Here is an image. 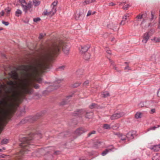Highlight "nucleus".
<instances>
[{"label":"nucleus","instance_id":"33","mask_svg":"<svg viewBox=\"0 0 160 160\" xmlns=\"http://www.w3.org/2000/svg\"><path fill=\"white\" fill-rule=\"evenodd\" d=\"M119 127V124L118 123H116L115 124L112 126L113 129L114 130L117 129Z\"/></svg>","mask_w":160,"mask_h":160},{"label":"nucleus","instance_id":"40","mask_svg":"<svg viewBox=\"0 0 160 160\" xmlns=\"http://www.w3.org/2000/svg\"><path fill=\"white\" fill-rule=\"evenodd\" d=\"M65 67H66L65 66V65H62V66L59 67L58 68V69L59 70H63L65 69Z\"/></svg>","mask_w":160,"mask_h":160},{"label":"nucleus","instance_id":"8","mask_svg":"<svg viewBox=\"0 0 160 160\" xmlns=\"http://www.w3.org/2000/svg\"><path fill=\"white\" fill-rule=\"evenodd\" d=\"M22 6L23 11L25 13H27L28 11L30 10L31 8H32V2H30L28 4H24Z\"/></svg>","mask_w":160,"mask_h":160},{"label":"nucleus","instance_id":"18","mask_svg":"<svg viewBox=\"0 0 160 160\" xmlns=\"http://www.w3.org/2000/svg\"><path fill=\"white\" fill-rule=\"evenodd\" d=\"M160 148V144L154 145L152 147L151 149L155 151H158Z\"/></svg>","mask_w":160,"mask_h":160},{"label":"nucleus","instance_id":"32","mask_svg":"<svg viewBox=\"0 0 160 160\" xmlns=\"http://www.w3.org/2000/svg\"><path fill=\"white\" fill-rule=\"evenodd\" d=\"M81 16L80 13H76L75 15V18L77 20H78L80 19V18Z\"/></svg>","mask_w":160,"mask_h":160},{"label":"nucleus","instance_id":"51","mask_svg":"<svg viewBox=\"0 0 160 160\" xmlns=\"http://www.w3.org/2000/svg\"><path fill=\"white\" fill-rule=\"evenodd\" d=\"M4 14V11L2 10L0 12V17H1L3 16Z\"/></svg>","mask_w":160,"mask_h":160},{"label":"nucleus","instance_id":"61","mask_svg":"<svg viewBox=\"0 0 160 160\" xmlns=\"http://www.w3.org/2000/svg\"><path fill=\"white\" fill-rule=\"evenodd\" d=\"M114 39V38H112V41H113Z\"/></svg>","mask_w":160,"mask_h":160},{"label":"nucleus","instance_id":"54","mask_svg":"<svg viewBox=\"0 0 160 160\" xmlns=\"http://www.w3.org/2000/svg\"><path fill=\"white\" fill-rule=\"evenodd\" d=\"M92 2V1H85L84 2L86 3V4H89Z\"/></svg>","mask_w":160,"mask_h":160},{"label":"nucleus","instance_id":"59","mask_svg":"<svg viewBox=\"0 0 160 160\" xmlns=\"http://www.w3.org/2000/svg\"><path fill=\"white\" fill-rule=\"evenodd\" d=\"M61 82V80H58V81H57V82H56V83H60Z\"/></svg>","mask_w":160,"mask_h":160},{"label":"nucleus","instance_id":"64","mask_svg":"<svg viewBox=\"0 0 160 160\" xmlns=\"http://www.w3.org/2000/svg\"><path fill=\"white\" fill-rule=\"evenodd\" d=\"M114 68H115V70H117V68L116 67H115Z\"/></svg>","mask_w":160,"mask_h":160},{"label":"nucleus","instance_id":"4","mask_svg":"<svg viewBox=\"0 0 160 160\" xmlns=\"http://www.w3.org/2000/svg\"><path fill=\"white\" fill-rule=\"evenodd\" d=\"M32 139L29 138H24L22 139V142L20 146L22 149L20 152L16 154L15 160H22V157L23 155L27 153V152L30 151L33 147V145L30 143Z\"/></svg>","mask_w":160,"mask_h":160},{"label":"nucleus","instance_id":"57","mask_svg":"<svg viewBox=\"0 0 160 160\" xmlns=\"http://www.w3.org/2000/svg\"><path fill=\"white\" fill-rule=\"evenodd\" d=\"M6 156V155H5V154H2V155H1V157H2V158H4L5 157V156Z\"/></svg>","mask_w":160,"mask_h":160},{"label":"nucleus","instance_id":"53","mask_svg":"<svg viewBox=\"0 0 160 160\" xmlns=\"http://www.w3.org/2000/svg\"><path fill=\"white\" fill-rule=\"evenodd\" d=\"M106 52L109 55H111V51L110 50H107L106 51Z\"/></svg>","mask_w":160,"mask_h":160},{"label":"nucleus","instance_id":"7","mask_svg":"<svg viewBox=\"0 0 160 160\" xmlns=\"http://www.w3.org/2000/svg\"><path fill=\"white\" fill-rule=\"evenodd\" d=\"M90 47V46L88 44L81 46L79 48L80 53L82 55L86 53Z\"/></svg>","mask_w":160,"mask_h":160},{"label":"nucleus","instance_id":"31","mask_svg":"<svg viewBox=\"0 0 160 160\" xmlns=\"http://www.w3.org/2000/svg\"><path fill=\"white\" fill-rule=\"evenodd\" d=\"M102 97L103 98H106L109 96V93L108 92H105L102 94Z\"/></svg>","mask_w":160,"mask_h":160},{"label":"nucleus","instance_id":"50","mask_svg":"<svg viewBox=\"0 0 160 160\" xmlns=\"http://www.w3.org/2000/svg\"><path fill=\"white\" fill-rule=\"evenodd\" d=\"M4 88V86L1 85L0 86V93H1L2 92V89Z\"/></svg>","mask_w":160,"mask_h":160},{"label":"nucleus","instance_id":"56","mask_svg":"<svg viewBox=\"0 0 160 160\" xmlns=\"http://www.w3.org/2000/svg\"><path fill=\"white\" fill-rule=\"evenodd\" d=\"M158 97H160V88L159 89L158 92Z\"/></svg>","mask_w":160,"mask_h":160},{"label":"nucleus","instance_id":"15","mask_svg":"<svg viewBox=\"0 0 160 160\" xmlns=\"http://www.w3.org/2000/svg\"><path fill=\"white\" fill-rule=\"evenodd\" d=\"M129 17V14H127L124 15L122 17V20L121 21L120 24L121 25H124L125 24L124 21H126L127 19V18Z\"/></svg>","mask_w":160,"mask_h":160},{"label":"nucleus","instance_id":"47","mask_svg":"<svg viewBox=\"0 0 160 160\" xmlns=\"http://www.w3.org/2000/svg\"><path fill=\"white\" fill-rule=\"evenodd\" d=\"M156 110L155 108L152 109L150 111V113L151 114H153L155 112Z\"/></svg>","mask_w":160,"mask_h":160},{"label":"nucleus","instance_id":"9","mask_svg":"<svg viewBox=\"0 0 160 160\" xmlns=\"http://www.w3.org/2000/svg\"><path fill=\"white\" fill-rule=\"evenodd\" d=\"M124 115V113L122 112L115 113L111 116L110 119L112 120L117 119L122 117Z\"/></svg>","mask_w":160,"mask_h":160},{"label":"nucleus","instance_id":"49","mask_svg":"<svg viewBox=\"0 0 160 160\" xmlns=\"http://www.w3.org/2000/svg\"><path fill=\"white\" fill-rule=\"evenodd\" d=\"M34 88L36 89H38L39 88V86L38 84H35V85H32Z\"/></svg>","mask_w":160,"mask_h":160},{"label":"nucleus","instance_id":"44","mask_svg":"<svg viewBox=\"0 0 160 160\" xmlns=\"http://www.w3.org/2000/svg\"><path fill=\"white\" fill-rule=\"evenodd\" d=\"M40 20V19L39 18H34L33 20V21L35 22L39 21Z\"/></svg>","mask_w":160,"mask_h":160},{"label":"nucleus","instance_id":"38","mask_svg":"<svg viewBox=\"0 0 160 160\" xmlns=\"http://www.w3.org/2000/svg\"><path fill=\"white\" fill-rule=\"evenodd\" d=\"M81 84V82H77L75 83H74L73 85V87L75 88H76L79 86L80 84Z\"/></svg>","mask_w":160,"mask_h":160},{"label":"nucleus","instance_id":"17","mask_svg":"<svg viewBox=\"0 0 160 160\" xmlns=\"http://www.w3.org/2000/svg\"><path fill=\"white\" fill-rule=\"evenodd\" d=\"M115 135H117L119 138H121V140H124L126 139V137L125 135H123L122 133H115Z\"/></svg>","mask_w":160,"mask_h":160},{"label":"nucleus","instance_id":"22","mask_svg":"<svg viewBox=\"0 0 160 160\" xmlns=\"http://www.w3.org/2000/svg\"><path fill=\"white\" fill-rule=\"evenodd\" d=\"M86 115H85V117L88 118H92V113L91 112H86Z\"/></svg>","mask_w":160,"mask_h":160},{"label":"nucleus","instance_id":"52","mask_svg":"<svg viewBox=\"0 0 160 160\" xmlns=\"http://www.w3.org/2000/svg\"><path fill=\"white\" fill-rule=\"evenodd\" d=\"M92 14V12H91V11L90 10H89L88 12V13L87 14V16H89L90 15H91Z\"/></svg>","mask_w":160,"mask_h":160},{"label":"nucleus","instance_id":"20","mask_svg":"<svg viewBox=\"0 0 160 160\" xmlns=\"http://www.w3.org/2000/svg\"><path fill=\"white\" fill-rule=\"evenodd\" d=\"M142 113L141 112H137L135 114V117L136 119L141 118L142 117Z\"/></svg>","mask_w":160,"mask_h":160},{"label":"nucleus","instance_id":"1","mask_svg":"<svg viewBox=\"0 0 160 160\" xmlns=\"http://www.w3.org/2000/svg\"><path fill=\"white\" fill-rule=\"evenodd\" d=\"M32 66H37V63L35 62V64L33 65H21L17 66L16 68V71H12L9 74L11 76V77L14 79L17 80L18 78V75L17 72V71H20L22 73L23 72H25L26 75L28 77L29 79H24L22 80V82L20 85V89L18 91L14 90L12 88L15 85L14 82L12 81H10L7 82V84L8 85L11 86L12 88L6 91V93H12V94L13 92H19L22 91V87L25 83H27L26 87L28 89L30 92V93H24L22 96L20 97V101L21 102V98L24 97L25 94H31L32 93L33 91V89L30 87V86L32 85V82L34 81H37L38 83H41L42 82V80L41 78H39L38 77L40 76V74L42 73L41 69H38V73L35 74V75H32Z\"/></svg>","mask_w":160,"mask_h":160},{"label":"nucleus","instance_id":"37","mask_svg":"<svg viewBox=\"0 0 160 160\" xmlns=\"http://www.w3.org/2000/svg\"><path fill=\"white\" fill-rule=\"evenodd\" d=\"M155 12L152 11L151 12V20H152L154 18Z\"/></svg>","mask_w":160,"mask_h":160},{"label":"nucleus","instance_id":"34","mask_svg":"<svg viewBox=\"0 0 160 160\" xmlns=\"http://www.w3.org/2000/svg\"><path fill=\"white\" fill-rule=\"evenodd\" d=\"M160 127V125H158L157 126V127H156V126H154L153 127H150V128H148V131H150V130H154L156 128H158Z\"/></svg>","mask_w":160,"mask_h":160},{"label":"nucleus","instance_id":"62","mask_svg":"<svg viewBox=\"0 0 160 160\" xmlns=\"http://www.w3.org/2000/svg\"><path fill=\"white\" fill-rule=\"evenodd\" d=\"M128 68V67H125V69H127V68Z\"/></svg>","mask_w":160,"mask_h":160},{"label":"nucleus","instance_id":"3","mask_svg":"<svg viewBox=\"0 0 160 160\" xmlns=\"http://www.w3.org/2000/svg\"><path fill=\"white\" fill-rule=\"evenodd\" d=\"M26 84V83H25L22 86V91L13 92L10 97H8V101L9 102V103L4 100H0V105H3L4 106L3 108H0L1 111H2L3 109L9 110V109H11L10 110L11 111L10 112V116L14 112L16 106L17 105V103L20 102V97L24 93L30 92V91L27 88Z\"/></svg>","mask_w":160,"mask_h":160},{"label":"nucleus","instance_id":"55","mask_svg":"<svg viewBox=\"0 0 160 160\" xmlns=\"http://www.w3.org/2000/svg\"><path fill=\"white\" fill-rule=\"evenodd\" d=\"M115 5V3H113L112 2H111L109 4V6H113Z\"/></svg>","mask_w":160,"mask_h":160},{"label":"nucleus","instance_id":"39","mask_svg":"<svg viewBox=\"0 0 160 160\" xmlns=\"http://www.w3.org/2000/svg\"><path fill=\"white\" fill-rule=\"evenodd\" d=\"M130 6V5L129 4H127V5H124L123 7V9L125 10H126Z\"/></svg>","mask_w":160,"mask_h":160},{"label":"nucleus","instance_id":"12","mask_svg":"<svg viewBox=\"0 0 160 160\" xmlns=\"http://www.w3.org/2000/svg\"><path fill=\"white\" fill-rule=\"evenodd\" d=\"M143 38V39L142 41V42L144 43H146L149 38L148 33L147 32L144 33Z\"/></svg>","mask_w":160,"mask_h":160},{"label":"nucleus","instance_id":"28","mask_svg":"<svg viewBox=\"0 0 160 160\" xmlns=\"http://www.w3.org/2000/svg\"><path fill=\"white\" fill-rule=\"evenodd\" d=\"M11 11V9L10 8L8 7L5 9V12H6L7 14L6 16H8V14H9L10 12Z\"/></svg>","mask_w":160,"mask_h":160},{"label":"nucleus","instance_id":"36","mask_svg":"<svg viewBox=\"0 0 160 160\" xmlns=\"http://www.w3.org/2000/svg\"><path fill=\"white\" fill-rule=\"evenodd\" d=\"M83 71L81 70H78L77 71V73L78 75H81L82 74Z\"/></svg>","mask_w":160,"mask_h":160},{"label":"nucleus","instance_id":"63","mask_svg":"<svg viewBox=\"0 0 160 160\" xmlns=\"http://www.w3.org/2000/svg\"><path fill=\"white\" fill-rule=\"evenodd\" d=\"M2 151V150L1 149H0V152Z\"/></svg>","mask_w":160,"mask_h":160},{"label":"nucleus","instance_id":"13","mask_svg":"<svg viewBox=\"0 0 160 160\" xmlns=\"http://www.w3.org/2000/svg\"><path fill=\"white\" fill-rule=\"evenodd\" d=\"M86 112V110L84 109H79L76 111L74 113V116H78L79 115H81Z\"/></svg>","mask_w":160,"mask_h":160},{"label":"nucleus","instance_id":"23","mask_svg":"<svg viewBox=\"0 0 160 160\" xmlns=\"http://www.w3.org/2000/svg\"><path fill=\"white\" fill-rule=\"evenodd\" d=\"M99 106L95 103H92L89 106V108L91 109H93L95 108H98Z\"/></svg>","mask_w":160,"mask_h":160},{"label":"nucleus","instance_id":"43","mask_svg":"<svg viewBox=\"0 0 160 160\" xmlns=\"http://www.w3.org/2000/svg\"><path fill=\"white\" fill-rule=\"evenodd\" d=\"M89 83V81L88 80H87L85 81L83 83V85L85 86H87L88 85Z\"/></svg>","mask_w":160,"mask_h":160},{"label":"nucleus","instance_id":"14","mask_svg":"<svg viewBox=\"0 0 160 160\" xmlns=\"http://www.w3.org/2000/svg\"><path fill=\"white\" fill-rule=\"evenodd\" d=\"M85 132V131L83 128H80L77 129L75 132V133L77 135H80Z\"/></svg>","mask_w":160,"mask_h":160},{"label":"nucleus","instance_id":"24","mask_svg":"<svg viewBox=\"0 0 160 160\" xmlns=\"http://www.w3.org/2000/svg\"><path fill=\"white\" fill-rule=\"evenodd\" d=\"M9 142V140L6 138L3 139L1 142L2 145L7 144Z\"/></svg>","mask_w":160,"mask_h":160},{"label":"nucleus","instance_id":"6","mask_svg":"<svg viewBox=\"0 0 160 160\" xmlns=\"http://www.w3.org/2000/svg\"><path fill=\"white\" fill-rule=\"evenodd\" d=\"M11 109L7 110L3 109L2 111H0V116H1L3 119H6L10 116V112L11 110Z\"/></svg>","mask_w":160,"mask_h":160},{"label":"nucleus","instance_id":"10","mask_svg":"<svg viewBox=\"0 0 160 160\" xmlns=\"http://www.w3.org/2000/svg\"><path fill=\"white\" fill-rule=\"evenodd\" d=\"M136 133L135 131H130L127 134L126 136L128 141L134 138Z\"/></svg>","mask_w":160,"mask_h":160},{"label":"nucleus","instance_id":"16","mask_svg":"<svg viewBox=\"0 0 160 160\" xmlns=\"http://www.w3.org/2000/svg\"><path fill=\"white\" fill-rule=\"evenodd\" d=\"M82 55H83V58L86 60H88L90 58L91 55L89 53L86 52Z\"/></svg>","mask_w":160,"mask_h":160},{"label":"nucleus","instance_id":"42","mask_svg":"<svg viewBox=\"0 0 160 160\" xmlns=\"http://www.w3.org/2000/svg\"><path fill=\"white\" fill-rule=\"evenodd\" d=\"M66 103V102L65 100H63L60 103V104L61 106L65 104Z\"/></svg>","mask_w":160,"mask_h":160},{"label":"nucleus","instance_id":"29","mask_svg":"<svg viewBox=\"0 0 160 160\" xmlns=\"http://www.w3.org/2000/svg\"><path fill=\"white\" fill-rule=\"evenodd\" d=\"M145 102H141L138 104V106L139 108L145 107Z\"/></svg>","mask_w":160,"mask_h":160},{"label":"nucleus","instance_id":"58","mask_svg":"<svg viewBox=\"0 0 160 160\" xmlns=\"http://www.w3.org/2000/svg\"><path fill=\"white\" fill-rule=\"evenodd\" d=\"M109 61L111 62V64H112L113 63V61L111 59H110V58L109 59Z\"/></svg>","mask_w":160,"mask_h":160},{"label":"nucleus","instance_id":"5","mask_svg":"<svg viewBox=\"0 0 160 160\" xmlns=\"http://www.w3.org/2000/svg\"><path fill=\"white\" fill-rule=\"evenodd\" d=\"M58 2L54 1L52 3V5H53V7L52 8V9L51 11H48L47 10H45L43 12V14L44 15L47 16H52L56 12V6Z\"/></svg>","mask_w":160,"mask_h":160},{"label":"nucleus","instance_id":"2","mask_svg":"<svg viewBox=\"0 0 160 160\" xmlns=\"http://www.w3.org/2000/svg\"><path fill=\"white\" fill-rule=\"evenodd\" d=\"M62 49L64 53L68 54L70 51V45L63 41L60 40L53 43L49 50L42 55L36 61L37 66H32V75H35L38 73V69H41L42 73L44 70L48 68V62L54 55L59 54Z\"/></svg>","mask_w":160,"mask_h":160},{"label":"nucleus","instance_id":"25","mask_svg":"<svg viewBox=\"0 0 160 160\" xmlns=\"http://www.w3.org/2000/svg\"><path fill=\"white\" fill-rule=\"evenodd\" d=\"M147 15V13L145 12V13L142 14V15H138L137 17V18L138 19H141L143 17H146Z\"/></svg>","mask_w":160,"mask_h":160},{"label":"nucleus","instance_id":"46","mask_svg":"<svg viewBox=\"0 0 160 160\" xmlns=\"http://www.w3.org/2000/svg\"><path fill=\"white\" fill-rule=\"evenodd\" d=\"M45 35V34H43L42 33H41V34H40L39 35V36L38 38L39 39H41Z\"/></svg>","mask_w":160,"mask_h":160},{"label":"nucleus","instance_id":"21","mask_svg":"<svg viewBox=\"0 0 160 160\" xmlns=\"http://www.w3.org/2000/svg\"><path fill=\"white\" fill-rule=\"evenodd\" d=\"M145 107L148 108L152 105V102L151 101H148L145 102Z\"/></svg>","mask_w":160,"mask_h":160},{"label":"nucleus","instance_id":"19","mask_svg":"<svg viewBox=\"0 0 160 160\" xmlns=\"http://www.w3.org/2000/svg\"><path fill=\"white\" fill-rule=\"evenodd\" d=\"M102 128L104 129L110 130L112 128L110 125L107 124H105L103 125Z\"/></svg>","mask_w":160,"mask_h":160},{"label":"nucleus","instance_id":"11","mask_svg":"<svg viewBox=\"0 0 160 160\" xmlns=\"http://www.w3.org/2000/svg\"><path fill=\"white\" fill-rule=\"evenodd\" d=\"M116 149L112 146H110V147L108 149H105L102 153V155L104 156H105L107 153L109 152L113 151Z\"/></svg>","mask_w":160,"mask_h":160},{"label":"nucleus","instance_id":"48","mask_svg":"<svg viewBox=\"0 0 160 160\" xmlns=\"http://www.w3.org/2000/svg\"><path fill=\"white\" fill-rule=\"evenodd\" d=\"M96 132L95 131H92L88 134V136H90L92 134L95 133Z\"/></svg>","mask_w":160,"mask_h":160},{"label":"nucleus","instance_id":"27","mask_svg":"<svg viewBox=\"0 0 160 160\" xmlns=\"http://www.w3.org/2000/svg\"><path fill=\"white\" fill-rule=\"evenodd\" d=\"M33 2L34 5L36 6L40 4V2L37 0H33Z\"/></svg>","mask_w":160,"mask_h":160},{"label":"nucleus","instance_id":"45","mask_svg":"<svg viewBox=\"0 0 160 160\" xmlns=\"http://www.w3.org/2000/svg\"><path fill=\"white\" fill-rule=\"evenodd\" d=\"M2 23L6 26L8 25L9 24V23L8 22H5L4 21H2Z\"/></svg>","mask_w":160,"mask_h":160},{"label":"nucleus","instance_id":"26","mask_svg":"<svg viewBox=\"0 0 160 160\" xmlns=\"http://www.w3.org/2000/svg\"><path fill=\"white\" fill-rule=\"evenodd\" d=\"M22 13V11L20 9H18L15 12V15L17 17H19Z\"/></svg>","mask_w":160,"mask_h":160},{"label":"nucleus","instance_id":"30","mask_svg":"<svg viewBox=\"0 0 160 160\" xmlns=\"http://www.w3.org/2000/svg\"><path fill=\"white\" fill-rule=\"evenodd\" d=\"M153 40L155 42H160V38L154 37Z\"/></svg>","mask_w":160,"mask_h":160},{"label":"nucleus","instance_id":"35","mask_svg":"<svg viewBox=\"0 0 160 160\" xmlns=\"http://www.w3.org/2000/svg\"><path fill=\"white\" fill-rule=\"evenodd\" d=\"M19 2L21 3V6H22L24 4H26V3L25 0H18Z\"/></svg>","mask_w":160,"mask_h":160},{"label":"nucleus","instance_id":"41","mask_svg":"<svg viewBox=\"0 0 160 160\" xmlns=\"http://www.w3.org/2000/svg\"><path fill=\"white\" fill-rule=\"evenodd\" d=\"M109 36V34L108 33H104L102 35V36L104 38H107Z\"/></svg>","mask_w":160,"mask_h":160},{"label":"nucleus","instance_id":"60","mask_svg":"<svg viewBox=\"0 0 160 160\" xmlns=\"http://www.w3.org/2000/svg\"><path fill=\"white\" fill-rule=\"evenodd\" d=\"M96 13V12L94 11L92 12V14H94Z\"/></svg>","mask_w":160,"mask_h":160}]
</instances>
